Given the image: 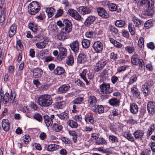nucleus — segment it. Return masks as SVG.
<instances>
[{
    "label": "nucleus",
    "instance_id": "1",
    "mask_svg": "<svg viewBox=\"0 0 155 155\" xmlns=\"http://www.w3.org/2000/svg\"><path fill=\"white\" fill-rule=\"evenodd\" d=\"M38 103L39 105L43 107L50 106L53 103L51 96L48 94H44L40 95L38 98Z\"/></svg>",
    "mask_w": 155,
    "mask_h": 155
},
{
    "label": "nucleus",
    "instance_id": "2",
    "mask_svg": "<svg viewBox=\"0 0 155 155\" xmlns=\"http://www.w3.org/2000/svg\"><path fill=\"white\" fill-rule=\"evenodd\" d=\"M40 8L38 2L33 1L28 6V12L31 15H34L39 11Z\"/></svg>",
    "mask_w": 155,
    "mask_h": 155
},
{
    "label": "nucleus",
    "instance_id": "3",
    "mask_svg": "<svg viewBox=\"0 0 155 155\" xmlns=\"http://www.w3.org/2000/svg\"><path fill=\"white\" fill-rule=\"evenodd\" d=\"M101 91L105 94H109L112 92L113 90L110 88L109 84H106L103 82L100 85Z\"/></svg>",
    "mask_w": 155,
    "mask_h": 155
},
{
    "label": "nucleus",
    "instance_id": "4",
    "mask_svg": "<svg viewBox=\"0 0 155 155\" xmlns=\"http://www.w3.org/2000/svg\"><path fill=\"white\" fill-rule=\"evenodd\" d=\"M63 24L64 27L62 29H64L65 32L69 33L71 31L72 26L71 22L67 19L63 20Z\"/></svg>",
    "mask_w": 155,
    "mask_h": 155
},
{
    "label": "nucleus",
    "instance_id": "5",
    "mask_svg": "<svg viewBox=\"0 0 155 155\" xmlns=\"http://www.w3.org/2000/svg\"><path fill=\"white\" fill-rule=\"evenodd\" d=\"M59 49V53L57 58L59 61H61L66 57L67 55V50L66 48L63 47H60Z\"/></svg>",
    "mask_w": 155,
    "mask_h": 155
},
{
    "label": "nucleus",
    "instance_id": "6",
    "mask_svg": "<svg viewBox=\"0 0 155 155\" xmlns=\"http://www.w3.org/2000/svg\"><path fill=\"white\" fill-rule=\"evenodd\" d=\"M54 118V114L51 115L50 116L47 115H45L44 116V121L47 127H48L52 126L53 122V120Z\"/></svg>",
    "mask_w": 155,
    "mask_h": 155
},
{
    "label": "nucleus",
    "instance_id": "7",
    "mask_svg": "<svg viewBox=\"0 0 155 155\" xmlns=\"http://www.w3.org/2000/svg\"><path fill=\"white\" fill-rule=\"evenodd\" d=\"M93 48L96 53H101L103 50V44L100 41H96L94 42Z\"/></svg>",
    "mask_w": 155,
    "mask_h": 155
},
{
    "label": "nucleus",
    "instance_id": "8",
    "mask_svg": "<svg viewBox=\"0 0 155 155\" xmlns=\"http://www.w3.org/2000/svg\"><path fill=\"white\" fill-rule=\"evenodd\" d=\"M71 50L75 53H77L79 49V43L78 40L71 42L69 45Z\"/></svg>",
    "mask_w": 155,
    "mask_h": 155
},
{
    "label": "nucleus",
    "instance_id": "9",
    "mask_svg": "<svg viewBox=\"0 0 155 155\" xmlns=\"http://www.w3.org/2000/svg\"><path fill=\"white\" fill-rule=\"evenodd\" d=\"M68 33L65 32L64 29H61L60 32L57 34L56 38L59 40L63 41L69 38V36L66 35Z\"/></svg>",
    "mask_w": 155,
    "mask_h": 155
},
{
    "label": "nucleus",
    "instance_id": "10",
    "mask_svg": "<svg viewBox=\"0 0 155 155\" xmlns=\"http://www.w3.org/2000/svg\"><path fill=\"white\" fill-rule=\"evenodd\" d=\"M106 63L105 60H101L99 61L95 67V71L96 72H98L101 70L106 64Z\"/></svg>",
    "mask_w": 155,
    "mask_h": 155
},
{
    "label": "nucleus",
    "instance_id": "11",
    "mask_svg": "<svg viewBox=\"0 0 155 155\" xmlns=\"http://www.w3.org/2000/svg\"><path fill=\"white\" fill-rule=\"evenodd\" d=\"M78 10L80 13L82 15L89 14L91 12V8L86 6L79 7L78 8Z\"/></svg>",
    "mask_w": 155,
    "mask_h": 155
},
{
    "label": "nucleus",
    "instance_id": "12",
    "mask_svg": "<svg viewBox=\"0 0 155 155\" xmlns=\"http://www.w3.org/2000/svg\"><path fill=\"white\" fill-rule=\"evenodd\" d=\"M147 109L148 113L151 114L155 113V103L149 101L147 104Z\"/></svg>",
    "mask_w": 155,
    "mask_h": 155
},
{
    "label": "nucleus",
    "instance_id": "13",
    "mask_svg": "<svg viewBox=\"0 0 155 155\" xmlns=\"http://www.w3.org/2000/svg\"><path fill=\"white\" fill-rule=\"evenodd\" d=\"M31 71L33 73V76L36 78L40 77L43 74V71L38 68L31 69Z\"/></svg>",
    "mask_w": 155,
    "mask_h": 155
},
{
    "label": "nucleus",
    "instance_id": "14",
    "mask_svg": "<svg viewBox=\"0 0 155 155\" xmlns=\"http://www.w3.org/2000/svg\"><path fill=\"white\" fill-rule=\"evenodd\" d=\"M97 12L98 15L102 17L107 18L109 16V15L107 12L103 8H97Z\"/></svg>",
    "mask_w": 155,
    "mask_h": 155
},
{
    "label": "nucleus",
    "instance_id": "15",
    "mask_svg": "<svg viewBox=\"0 0 155 155\" xmlns=\"http://www.w3.org/2000/svg\"><path fill=\"white\" fill-rule=\"evenodd\" d=\"M150 2L149 0H141L140 2L137 4V6L140 8L141 6L145 5L146 7L148 8L149 9L153 8L152 4L150 6Z\"/></svg>",
    "mask_w": 155,
    "mask_h": 155
},
{
    "label": "nucleus",
    "instance_id": "16",
    "mask_svg": "<svg viewBox=\"0 0 155 155\" xmlns=\"http://www.w3.org/2000/svg\"><path fill=\"white\" fill-rule=\"evenodd\" d=\"M69 84H64L61 86L58 89V92L60 93L64 94L66 93L70 89Z\"/></svg>",
    "mask_w": 155,
    "mask_h": 155
},
{
    "label": "nucleus",
    "instance_id": "17",
    "mask_svg": "<svg viewBox=\"0 0 155 155\" xmlns=\"http://www.w3.org/2000/svg\"><path fill=\"white\" fill-rule=\"evenodd\" d=\"M9 94L8 93H5L4 95L3 92H0V97H1L2 103L4 104H6L10 101L9 97Z\"/></svg>",
    "mask_w": 155,
    "mask_h": 155
},
{
    "label": "nucleus",
    "instance_id": "18",
    "mask_svg": "<svg viewBox=\"0 0 155 155\" xmlns=\"http://www.w3.org/2000/svg\"><path fill=\"white\" fill-rule=\"evenodd\" d=\"M95 19V18L94 16L90 15L86 19L84 24L85 26L88 27L93 23Z\"/></svg>",
    "mask_w": 155,
    "mask_h": 155
},
{
    "label": "nucleus",
    "instance_id": "19",
    "mask_svg": "<svg viewBox=\"0 0 155 155\" xmlns=\"http://www.w3.org/2000/svg\"><path fill=\"white\" fill-rule=\"evenodd\" d=\"M2 127L4 131L6 132L8 131L9 129L10 125L9 121L8 120L4 119L2 120Z\"/></svg>",
    "mask_w": 155,
    "mask_h": 155
},
{
    "label": "nucleus",
    "instance_id": "20",
    "mask_svg": "<svg viewBox=\"0 0 155 155\" xmlns=\"http://www.w3.org/2000/svg\"><path fill=\"white\" fill-rule=\"evenodd\" d=\"M133 21L135 25V27L139 28L143 24V21L136 17H134L133 18Z\"/></svg>",
    "mask_w": 155,
    "mask_h": 155
},
{
    "label": "nucleus",
    "instance_id": "21",
    "mask_svg": "<svg viewBox=\"0 0 155 155\" xmlns=\"http://www.w3.org/2000/svg\"><path fill=\"white\" fill-rule=\"evenodd\" d=\"M87 61L86 55L83 53L80 54L78 56L77 61L80 63H84Z\"/></svg>",
    "mask_w": 155,
    "mask_h": 155
},
{
    "label": "nucleus",
    "instance_id": "22",
    "mask_svg": "<svg viewBox=\"0 0 155 155\" xmlns=\"http://www.w3.org/2000/svg\"><path fill=\"white\" fill-rule=\"evenodd\" d=\"M17 29L16 25L13 24L11 26L8 35L10 38L12 37L15 33Z\"/></svg>",
    "mask_w": 155,
    "mask_h": 155
},
{
    "label": "nucleus",
    "instance_id": "23",
    "mask_svg": "<svg viewBox=\"0 0 155 155\" xmlns=\"http://www.w3.org/2000/svg\"><path fill=\"white\" fill-rule=\"evenodd\" d=\"M85 119L86 123L93 124L94 122L93 114L91 113L88 114L85 116Z\"/></svg>",
    "mask_w": 155,
    "mask_h": 155
},
{
    "label": "nucleus",
    "instance_id": "24",
    "mask_svg": "<svg viewBox=\"0 0 155 155\" xmlns=\"http://www.w3.org/2000/svg\"><path fill=\"white\" fill-rule=\"evenodd\" d=\"M93 110L95 112H98L100 114L103 113L104 111V108L103 106L101 105H97L94 107L92 108Z\"/></svg>",
    "mask_w": 155,
    "mask_h": 155
},
{
    "label": "nucleus",
    "instance_id": "25",
    "mask_svg": "<svg viewBox=\"0 0 155 155\" xmlns=\"http://www.w3.org/2000/svg\"><path fill=\"white\" fill-rule=\"evenodd\" d=\"M64 71V70L63 68L58 66L54 70L53 72L55 75H59L63 74Z\"/></svg>",
    "mask_w": 155,
    "mask_h": 155
},
{
    "label": "nucleus",
    "instance_id": "26",
    "mask_svg": "<svg viewBox=\"0 0 155 155\" xmlns=\"http://www.w3.org/2000/svg\"><path fill=\"white\" fill-rule=\"evenodd\" d=\"M109 103L111 105L117 107L120 105V101L117 98L114 97L109 100Z\"/></svg>",
    "mask_w": 155,
    "mask_h": 155
},
{
    "label": "nucleus",
    "instance_id": "27",
    "mask_svg": "<svg viewBox=\"0 0 155 155\" xmlns=\"http://www.w3.org/2000/svg\"><path fill=\"white\" fill-rule=\"evenodd\" d=\"M88 102L89 104V106L90 107H94V105H96L95 104L97 102V99L96 97L94 96H91L88 99Z\"/></svg>",
    "mask_w": 155,
    "mask_h": 155
},
{
    "label": "nucleus",
    "instance_id": "28",
    "mask_svg": "<svg viewBox=\"0 0 155 155\" xmlns=\"http://www.w3.org/2000/svg\"><path fill=\"white\" fill-rule=\"evenodd\" d=\"M130 110L132 113L135 114L138 112V108L137 105L135 103H133L130 104Z\"/></svg>",
    "mask_w": 155,
    "mask_h": 155
},
{
    "label": "nucleus",
    "instance_id": "29",
    "mask_svg": "<svg viewBox=\"0 0 155 155\" xmlns=\"http://www.w3.org/2000/svg\"><path fill=\"white\" fill-rule=\"evenodd\" d=\"M57 115L61 119L64 120H66L69 118L68 114L65 112L57 114Z\"/></svg>",
    "mask_w": 155,
    "mask_h": 155
},
{
    "label": "nucleus",
    "instance_id": "30",
    "mask_svg": "<svg viewBox=\"0 0 155 155\" xmlns=\"http://www.w3.org/2000/svg\"><path fill=\"white\" fill-rule=\"evenodd\" d=\"M59 146L55 144H51L48 146L47 150L50 151H53L58 149Z\"/></svg>",
    "mask_w": 155,
    "mask_h": 155
},
{
    "label": "nucleus",
    "instance_id": "31",
    "mask_svg": "<svg viewBox=\"0 0 155 155\" xmlns=\"http://www.w3.org/2000/svg\"><path fill=\"white\" fill-rule=\"evenodd\" d=\"M66 63L69 66L73 65L74 64V60L72 55H70L67 57L66 59Z\"/></svg>",
    "mask_w": 155,
    "mask_h": 155
},
{
    "label": "nucleus",
    "instance_id": "32",
    "mask_svg": "<svg viewBox=\"0 0 155 155\" xmlns=\"http://www.w3.org/2000/svg\"><path fill=\"white\" fill-rule=\"evenodd\" d=\"M131 91L133 96L135 98H138L140 95V92L136 87H133L131 88Z\"/></svg>",
    "mask_w": 155,
    "mask_h": 155
},
{
    "label": "nucleus",
    "instance_id": "33",
    "mask_svg": "<svg viewBox=\"0 0 155 155\" xmlns=\"http://www.w3.org/2000/svg\"><path fill=\"white\" fill-rule=\"evenodd\" d=\"M143 130H138L134 133V135L135 138L141 139V137L143 136Z\"/></svg>",
    "mask_w": 155,
    "mask_h": 155
},
{
    "label": "nucleus",
    "instance_id": "34",
    "mask_svg": "<svg viewBox=\"0 0 155 155\" xmlns=\"http://www.w3.org/2000/svg\"><path fill=\"white\" fill-rule=\"evenodd\" d=\"M63 128L62 125L54 123L52 126V129L53 130L56 132H60Z\"/></svg>",
    "mask_w": 155,
    "mask_h": 155
},
{
    "label": "nucleus",
    "instance_id": "35",
    "mask_svg": "<svg viewBox=\"0 0 155 155\" xmlns=\"http://www.w3.org/2000/svg\"><path fill=\"white\" fill-rule=\"evenodd\" d=\"M55 11V9L52 7L48 8L46 9V12L49 18H51L53 16Z\"/></svg>",
    "mask_w": 155,
    "mask_h": 155
},
{
    "label": "nucleus",
    "instance_id": "36",
    "mask_svg": "<svg viewBox=\"0 0 155 155\" xmlns=\"http://www.w3.org/2000/svg\"><path fill=\"white\" fill-rule=\"evenodd\" d=\"M139 59L138 55L136 54H134L131 58V62L134 65H137L138 64Z\"/></svg>",
    "mask_w": 155,
    "mask_h": 155
},
{
    "label": "nucleus",
    "instance_id": "37",
    "mask_svg": "<svg viewBox=\"0 0 155 155\" xmlns=\"http://www.w3.org/2000/svg\"><path fill=\"white\" fill-rule=\"evenodd\" d=\"M128 27L129 32L131 35H134L135 34L136 31L134 25L131 23H129L128 25Z\"/></svg>",
    "mask_w": 155,
    "mask_h": 155
},
{
    "label": "nucleus",
    "instance_id": "38",
    "mask_svg": "<svg viewBox=\"0 0 155 155\" xmlns=\"http://www.w3.org/2000/svg\"><path fill=\"white\" fill-rule=\"evenodd\" d=\"M142 91L145 96L148 95L150 92V89L144 85L142 86Z\"/></svg>",
    "mask_w": 155,
    "mask_h": 155
},
{
    "label": "nucleus",
    "instance_id": "39",
    "mask_svg": "<svg viewBox=\"0 0 155 155\" xmlns=\"http://www.w3.org/2000/svg\"><path fill=\"white\" fill-rule=\"evenodd\" d=\"M33 118L39 122H42L43 119L41 115L40 114L38 113H36L33 116Z\"/></svg>",
    "mask_w": 155,
    "mask_h": 155
},
{
    "label": "nucleus",
    "instance_id": "40",
    "mask_svg": "<svg viewBox=\"0 0 155 155\" xmlns=\"http://www.w3.org/2000/svg\"><path fill=\"white\" fill-rule=\"evenodd\" d=\"M67 124L72 128H76L78 126V123L72 120H69L67 122Z\"/></svg>",
    "mask_w": 155,
    "mask_h": 155
},
{
    "label": "nucleus",
    "instance_id": "41",
    "mask_svg": "<svg viewBox=\"0 0 155 155\" xmlns=\"http://www.w3.org/2000/svg\"><path fill=\"white\" fill-rule=\"evenodd\" d=\"M115 25L118 27H122L125 25L124 21L122 20H117L115 23Z\"/></svg>",
    "mask_w": 155,
    "mask_h": 155
},
{
    "label": "nucleus",
    "instance_id": "42",
    "mask_svg": "<svg viewBox=\"0 0 155 155\" xmlns=\"http://www.w3.org/2000/svg\"><path fill=\"white\" fill-rule=\"evenodd\" d=\"M109 29L110 32L114 35H117L118 32V29L114 26H109Z\"/></svg>",
    "mask_w": 155,
    "mask_h": 155
},
{
    "label": "nucleus",
    "instance_id": "43",
    "mask_svg": "<svg viewBox=\"0 0 155 155\" xmlns=\"http://www.w3.org/2000/svg\"><path fill=\"white\" fill-rule=\"evenodd\" d=\"M82 44L83 47L85 48H88L90 45V41L87 39H84L82 41Z\"/></svg>",
    "mask_w": 155,
    "mask_h": 155
},
{
    "label": "nucleus",
    "instance_id": "44",
    "mask_svg": "<svg viewBox=\"0 0 155 155\" xmlns=\"http://www.w3.org/2000/svg\"><path fill=\"white\" fill-rule=\"evenodd\" d=\"M109 139L110 141L112 143H115L118 142L117 137L113 135H110L109 136Z\"/></svg>",
    "mask_w": 155,
    "mask_h": 155
},
{
    "label": "nucleus",
    "instance_id": "45",
    "mask_svg": "<svg viewBox=\"0 0 155 155\" xmlns=\"http://www.w3.org/2000/svg\"><path fill=\"white\" fill-rule=\"evenodd\" d=\"M137 75L135 74L132 75L130 78V80L128 82V84L129 85H131L135 82L137 80Z\"/></svg>",
    "mask_w": 155,
    "mask_h": 155
},
{
    "label": "nucleus",
    "instance_id": "46",
    "mask_svg": "<svg viewBox=\"0 0 155 155\" xmlns=\"http://www.w3.org/2000/svg\"><path fill=\"white\" fill-rule=\"evenodd\" d=\"M107 6L109 10L111 11H114L117 9V6L116 5L113 3H108Z\"/></svg>",
    "mask_w": 155,
    "mask_h": 155
},
{
    "label": "nucleus",
    "instance_id": "47",
    "mask_svg": "<svg viewBox=\"0 0 155 155\" xmlns=\"http://www.w3.org/2000/svg\"><path fill=\"white\" fill-rule=\"evenodd\" d=\"M47 44L45 41L43 42H39L36 43V47L39 49H42L45 48Z\"/></svg>",
    "mask_w": 155,
    "mask_h": 155
},
{
    "label": "nucleus",
    "instance_id": "48",
    "mask_svg": "<svg viewBox=\"0 0 155 155\" xmlns=\"http://www.w3.org/2000/svg\"><path fill=\"white\" fill-rule=\"evenodd\" d=\"M28 27L34 32H35L38 30L37 25L34 23H29Z\"/></svg>",
    "mask_w": 155,
    "mask_h": 155
},
{
    "label": "nucleus",
    "instance_id": "49",
    "mask_svg": "<svg viewBox=\"0 0 155 155\" xmlns=\"http://www.w3.org/2000/svg\"><path fill=\"white\" fill-rule=\"evenodd\" d=\"M144 40L143 37H141L140 38L138 41V46L140 49L143 48L144 47Z\"/></svg>",
    "mask_w": 155,
    "mask_h": 155
},
{
    "label": "nucleus",
    "instance_id": "50",
    "mask_svg": "<svg viewBox=\"0 0 155 155\" xmlns=\"http://www.w3.org/2000/svg\"><path fill=\"white\" fill-rule=\"evenodd\" d=\"M123 136L128 140L131 141H134V139L132 135L130 134H124Z\"/></svg>",
    "mask_w": 155,
    "mask_h": 155
},
{
    "label": "nucleus",
    "instance_id": "51",
    "mask_svg": "<svg viewBox=\"0 0 155 155\" xmlns=\"http://www.w3.org/2000/svg\"><path fill=\"white\" fill-rule=\"evenodd\" d=\"M153 84L154 83L153 81L152 80H150L147 81L146 83L143 85L150 89V88L153 85Z\"/></svg>",
    "mask_w": 155,
    "mask_h": 155
},
{
    "label": "nucleus",
    "instance_id": "52",
    "mask_svg": "<svg viewBox=\"0 0 155 155\" xmlns=\"http://www.w3.org/2000/svg\"><path fill=\"white\" fill-rule=\"evenodd\" d=\"M72 17L78 21H80L81 19H83L81 16L77 12V11H76L74 15V16H73Z\"/></svg>",
    "mask_w": 155,
    "mask_h": 155
},
{
    "label": "nucleus",
    "instance_id": "53",
    "mask_svg": "<svg viewBox=\"0 0 155 155\" xmlns=\"http://www.w3.org/2000/svg\"><path fill=\"white\" fill-rule=\"evenodd\" d=\"M127 122L129 124H134L137 123V121L134 119L133 116H131L129 117Z\"/></svg>",
    "mask_w": 155,
    "mask_h": 155
},
{
    "label": "nucleus",
    "instance_id": "54",
    "mask_svg": "<svg viewBox=\"0 0 155 155\" xmlns=\"http://www.w3.org/2000/svg\"><path fill=\"white\" fill-rule=\"evenodd\" d=\"M96 143L98 144H103L106 143V141L104 138L100 137L98 139Z\"/></svg>",
    "mask_w": 155,
    "mask_h": 155
},
{
    "label": "nucleus",
    "instance_id": "55",
    "mask_svg": "<svg viewBox=\"0 0 155 155\" xmlns=\"http://www.w3.org/2000/svg\"><path fill=\"white\" fill-rule=\"evenodd\" d=\"M154 129L155 127L154 125H152L148 129L147 133V136H149L151 135L152 132L154 131Z\"/></svg>",
    "mask_w": 155,
    "mask_h": 155
},
{
    "label": "nucleus",
    "instance_id": "56",
    "mask_svg": "<svg viewBox=\"0 0 155 155\" xmlns=\"http://www.w3.org/2000/svg\"><path fill=\"white\" fill-rule=\"evenodd\" d=\"M63 13L64 11L63 9L61 8L59 9L57 11L56 13L54 16L55 18H57L61 16Z\"/></svg>",
    "mask_w": 155,
    "mask_h": 155
},
{
    "label": "nucleus",
    "instance_id": "57",
    "mask_svg": "<svg viewBox=\"0 0 155 155\" xmlns=\"http://www.w3.org/2000/svg\"><path fill=\"white\" fill-rule=\"evenodd\" d=\"M125 50L129 53L131 54L133 53L134 51V47L127 46L125 48Z\"/></svg>",
    "mask_w": 155,
    "mask_h": 155
},
{
    "label": "nucleus",
    "instance_id": "58",
    "mask_svg": "<svg viewBox=\"0 0 155 155\" xmlns=\"http://www.w3.org/2000/svg\"><path fill=\"white\" fill-rule=\"evenodd\" d=\"M144 26L145 28L147 29H148L151 27L152 26V22L149 20H147L144 23Z\"/></svg>",
    "mask_w": 155,
    "mask_h": 155
},
{
    "label": "nucleus",
    "instance_id": "59",
    "mask_svg": "<svg viewBox=\"0 0 155 155\" xmlns=\"http://www.w3.org/2000/svg\"><path fill=\"white\" fill-rule=\"evenodd\" d=\"M66 103L64 101H62L58 102L57 104V106L58 108L60 109H62L65 106Z\"/></svg>",
    "mask_w": 155,
    "mask_h": 155
},
{
    "label": "nucleus",
    "instance_id": "60",
    "mask_svg": "<svg viewBox=\"0 0 155 155\" xmlns=\"http://www.w3.org/2000/svg\"><path fill=\"white\" fill-rule=\"evenodd\" d=\"M121 111L117 109H114L112 110V115L114 116H120V114Z\"/></svg>",
    "mask_w": 155,
    "mask_h": 155
},
{
    "label": "nucleus",
    "instance_id": "61",
    "mask_svg": "<svg viewBox=\"0 0 155 155\" xmlns=\"http://www.w3.org/2000/svg\"><path fill=\"white\" fill-rule=\"evenodd\" d=\"M77 11L72 9H69L68 10V14L71 17L74 16V15Z\"/></svg>",
    "mask_w": 155,
    "mask_h": 155
},
{
    "label": "nucleus",
    "instance_id": "62",
    "mask_svg": "<svg viewBox=\"0 0 155 155\" xmlns=\"http://www.w3.org/2000/svg\"><path fill=\"white\" fill-rule=\"evenodd\" d=\"M83 101V98L82 97L78 98L76 99L73 101L74 104H80Z\"/></svg>",
    "mask_w": 155,
    "mask_h": 155
},
{
    "label": "nucleus",
    "instance_id": "63",
    "mask_svg": "<svg viewBox=\"0 0 155 155\" xmlns=\"http://www.w3.org/2000/svg\"><path fill=\"white\" fill-rule=\"evenodd\" d=\"M110 58L114 61L116 60L117 58V55L114 52H112L110 55Z\"/></svg>",
    "mask_w": 155,
    "mask_h": 155
},
{
    "label": "nucleus",
    "instance_id": "64",
    "mask_svg": "<svg viewBox=\"0 0 155 155\" xmlns=\"http://www.w3.org/2000/svg\"><path fill=\"white\" fill-rule=\"evenodd\" d=\"M149 145L152 151L153 152H155V142H150L149 143Z\"/></svg>",
    "mask_w": 155,
    "mask_h": 155
}]
</instances>
